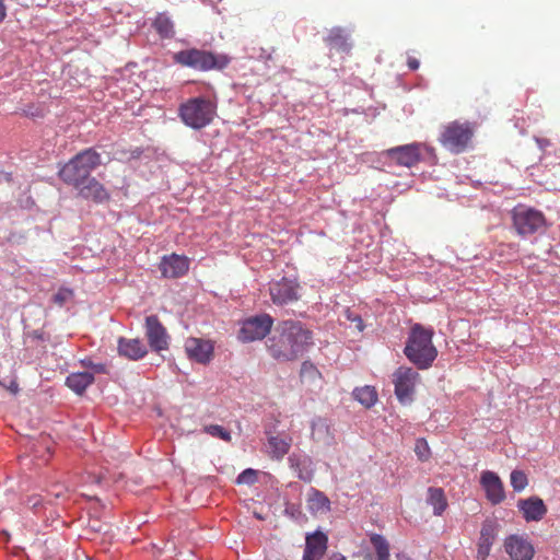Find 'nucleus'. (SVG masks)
<instances>
[{
  "instance_id": "f257e3e1",
  "label": "nucleus",
  "mask_w": 560,
  "mask_h": 560,
  "mask_svg": "<svg viewBox=\"0 0 560 560\" xmlns=\"http://www.w3.org/2000/svg\"><path fill=\"white\" fill-rule=\"evenodd\" d=\"M312 338V331L302 323L285 319L278 324L276 335L270 337L268 350L277 360H295L307 350Z\"/></svg>"
},
{
  "instance_id": "f03ea898",
  "label": "nucleus",
  "mask_w": 560,
  "mask_h": 560,
  "mask_svg": "<svg viewBox=\"0 0 560 560\" xmlns=\"http://www.w3.org/2000/svg\"><path fill=\"white\" fill-rule=\"evenodd\" d=\"M102 164V158L95 149H85L74 154L59 170L58 175L68 185L74 186L80 195L81 187L86 184L93 170Z\"/></svg>"
},
{
  "instance_id": "7ed1b4c3",
  "label": "nucleus",
  "mask_w": 560,
  "mask_h": 560,
  "mask_svg": "<svg viewBox=\"0 0 560 560\" xmlns=\"http://www.w3.org/2000/svg\"><path fill=\"white\" fill-rule=\"evenodd\" d=\"M433 336V329L424 328L421 324H415L411 328L404 352L417 368L428 369L438 358V350L432 341Z\"/></svg>"
},
{
  "instance_id": "20e7f679",
  "label": "nucleus",
  "mask_w": 560,
  "mask_h": 560,
  "mask_svg": "<svg viewBox=\"0 0 560 560\" xmlns=\"http://www.w3.org/2000/svg\"><path fill=\"white\" fill-rule=\"evenodd\" d=\"M178 115L187 127L205 128L217 116V102L202 96L190 97L179 106Z\"/></svg>"
},
{
  "instance_id": "39448f33",
  "label": "nucleus",
  "mask_w": 560,
  "mask_h": 560,
  "mask_svg": "<svg viewBox=\"0 0 560 560\" xmlns=\"http://www.w3.org/2000/svg\"><path fill=\"white\" fill-rule=\"evenodd\" d=\"M173 60L177 65L200 71L222 70L230 65V57L200 50V48H187L186 50L177 51L174 54Z\"/></svg>"
},
{
  "instance_id": "423d86ee",
  "label": "nucleus",
  "mask_w": 560,
  "mask_h": 560,
  "mask_svg": "<svg viewBox=\"0 0 560 560\" xmlns=\"http://www.w3.org/2000/svg\"><path fill=\"white\" fill-rule=\"evenodd\" d=\"M475 135L474 124L469 121H451L445 124L440 132L439 140L453 154H460L469 147Z\"/></svg>"
},
{
  "instance_id": "0eeeda50",
  "label": "nucleus",
  "mask_w": 560,
  "mask_h": 560,
  "mask_svg": "<svg viewBox=\"0 0 560 560\" xmlns=\"http://www.w3.org/2000/svg\"><path fill=\"white\" fill-rule=\"evenodd\" d=\"M512 217L515 231L521 235L535 234L544 229L547 222L544 212L525 206L515 207Z\"/></svg>"
},
{
  "instance_id": "6e6552de",
  "label": "nucleus",
  "mask_w": 560,
  "mask_h": 560,
  "mask_svg": "<svg viewBox=\"0 0 560 560\" xmlns=\"http://www.w3.org/2000/svg\"><path fill=\"white\" fill-rule=\"evenodd\" d=\"M420 375L412 368L399 366L393 375L396 398L401 404L411 402L415 395V387Z\"/></svg>"
},
{
  "instance_id": "1a4fd4ad",
  "label": "nucleus",
  "mask_w": 560,
  "mask_h": 560,
  "mask_svg": "<svg viewBox=\"0 0 560 560\" xmlns=\"http://www.w3.org/2000/svg\"><path fill=\"white\" fill-rule=\"evenodd\" d=\"M273 327V318L270 314H260L244 320L238 339L242 341L262 340Z\"/></svg>"
},
{
  "instance_id": "9d476101",
  "label": "nucleus",
  "mask_w": 560,
  "mask_h": 560,
  "mask_svg": "<svg viewBox=\"0 0 560 560\" xmlns=\"http://www.w3.org/2000/svg\"><path fill=\"white\" fill-rule=\"evenodd\" d=\"M300 290L296 279L284 277L269 283V295L276 305H288V303L300 301Z\"/></svg>"
},
{
  "instance_id": "9b49d317",
  "label": "nucleus",
  "mask_w": 560,
  "mask_h": 560,
  "mask_svg": "<svg viewBox=\"0 0 560 560\" xmlns=\"http://www.w3.org/2000/svg\"><path fill=\"white\" fill-rule=\"evenodd\" d=\"M503 549L511 560H533L535 548L525 535H509L503 540Z\"/></svg>"
},
{
  "instance_id": "f8f14e48",
  "label": "nucleus",
  "mask_w": 560,
  "mask_h": 560,
  "mask_svg": "<svg viewBox=\"0 0 560 560\" xmlns=\"http://www.w3.org/2000/svg\"><path fill=\"white\" fill-rule=\"evenodd\" d=\"M145 337L152 350L168 349L170 335L158 315H149L144 320Z\"/></svg>"
},
{
  "instance_id": "ddd939ff",
  "label": "nucleus",
  "mask_w": 560,
  "mask_h": 560,
  "mask_svg": "<svg viewBox=\"0 0 560 560\" xmlns=\"http://www.w3.org/2000/svg\"><path fill=\"white\" fill-rule=\"evenodd\" d=\"M499 523L492 518H486L479 532V540L477 542V559L486 560L491 553V548L498 537Z\"/></svg>"
},
{
  "instance_id": "4468645a",
  "label": "nucleus",
  "mask_w": 560,
  "mask_h": 560,
  "mask_svg": "<svg viewBox=\"0 0 560 560\" xmlns=\"http://www.w3.org/2000/svg\"><path fill=\"white\" fill-rule=\"evenodd\" d=\"M159 269L161 270L163 278H182V276L186 275L189 269V260L187 256L172 253V255H165L162 257V260L159 264Z\"/></svg>"
},
{
  "instance_id": "2eb2a0df",
  "label": "nucleus",
  "mask_w": 560,
  "mask_h": 560,
  "mask_svg": "<svg viewBox=\"0 0 560 560\" xmlns=\"http://www.w3.org/2000/svg\"><path fill=\"white\" fill-rule=\"evenodd\" d=\"M385 154L389 159L395 160V162L399 165L412 167V165L417 164L418 161L421 160V145L417 144V142H412L411 144L397 145L386 150Z\"/></svg>"
},
{
  "instance_id": "dca6fc26",
  "label": "nucleus",
  "mask_w": 560,
  "mask_h": 560,
  "mask_svg": "<svg viewBox=\"0 0 560 560\" xmlns=\"http://www.w3.org/2000/svg\"><path fill=\"white\" fill-rule=\"evenodd\" d=\"M480 483L486 491V499L489 500L491 504L497 505L504 501V486L498 474L492 472V470H483L480 476Z\"/></svg>"
},
{
  "instance_id": "f3484780",
  "label": "nucleus",
  "mask_w": 560,
  "mask_h": 560,
  "mask_svg": "<svg viewBox=\"0 0 560 560\" xmlns=\"http://www.w3.org/2000/svg\"><path fill=\"white\" fill-rule=\"evenodd\" d=\"M517 509L526 522H540L548 513V508L540 497H529L517 501Z\"/></svg>"
},
{
  "instance_id": "a211bd4d",
  "label": "nucleus",
  "mask_w": 560,
  "mask_h": 560,
  "mask_svg": "<svg viewBox=\"0 0 560 560\" xmlns=\"http://www.w3.org/2000/svg\"><path fill=\"white\" fill-rule=\"evenodd\" d=\"M185 351L189 359L199 363H208L213 358V346L211 341L188 337L185 342Z\"/></svg>"
},
{
  "instance_id": "6ab92c4d",
  "label": "nucleus",
  "mask_w": 560,
  "mask_h": 560,
  "mask_svg": "<svg viewBox=\"0 0 560 560\" xmlns=\"http://www.w3.org/2000/svg\"><path fill=\"white\" fill-rule=\"evenodd\" d=\"M80 196L81 198L90 199L95 203H103L109 200L110 192L102 182L90 175L85 185L81 186Z\"/></svg>"
},
{
  "instance_id": "aec40b11",
  "label": "nucleus",
  "mask_w": 560,
  "mask_h": 560,
  "mask_svg": "<svg viewBox=\"0 0 560 560\" xmlns=\"http://www.w3.org/2000/svg\"><path fill=\"white\" fill-rule=\"evenodd\" d=\"M327 550V537L322 532H315L306 537L303 560H320Z\"/></svg>"
},
{
  "instance_id": "412c9836",
  "label": "nucleus",
  "mask_w": 560,
  "mask_h": 560,
  "mask_svg": "<svg viewBox=\"0 0 560 560\" xmlns=\"http://www.w3.org/2000/svg\"><path fill=\"white\" fill-rule=\"evenodd\" d=\"M118 353L125 355V358L138 360L144 358L148 350L143 341L140 339H126V337H119Z\"/></svg>"
},
{
  "instance_id": "4be33fe9",
  "label": "nucleus",
  "mask_w": 560,
  "mask_h": 560,
  "mask_svg": "<svg viewBox=\"0 0 560 560\" xmlns=\"http://www.w3.org/2000/svg\"><path fill=\"white\" fill-rule=\"evenodd\" d=\"M94 381L95 376L91 372H72L67 376L66 385L75 394L81 395Z\"/></svg>"
},
{
  "instance_id": "5701e85b",
  "label": "nucleus",
  "mask_w": 560,
  "mask_h": 560,
  "mask_svg": "<svg viewBox=\"0 0 560 560\" xmlns=\"http://www.w3.org/2000/svg\"><path fill=\"white\" fill-rule=\"evenodd\" d=\"M292 443L293 439L290 435L287 438L270 435L268 439L269 456L276 458V460H281V458L287 456Z\"/></svg>"
},
{
  "instance_id": "b1692460",
  "label": "nucleus",
  "mask_w": 560,
  "mask_h": 560,
  "mask_svg": "<svg viewBox=\"0 0 560 560\" xmlns=\"http://www.w3.org/2000/svg\"><path fill=\"white\" fill-rule=\"evenodd\" d=\"M310 457H302L300 455H296V453H292V455L289 456L290 467L296 471L299 479H302L305 482H310V480H312L314 476V474L310 469Z\"/></svg>"
},
{
  "instance_id": "393cba45",
  "label": "nucleus",
  "mask_w": 560,
  "mask_h": 560,
  "mask_svg": "<svg viewBox=\"0 0 560 560\" xmlns=\"http://www.w3.org/2000/svg\"><path fill=\"white\" fill-rule=\"evenodd\" d=\"M308 510L312 513H327L330 511V501L324 492L311 488L307 498Z\"/></svg>"
},
{
  "instance_id": "a878e982",
  "label": "nucleus",
  "mask_w": 560,
  "mask_h": 560,
  "mask_svg": "<svg viewBox=\"0 0 560 560\" xmlns=\"http://www.w3.org/2000/svg\"><path fill=\"white\" fill-rule=\"evenodd\" d=\"M427 503L432 506L435 515H442L448 505L443 488L429 487Z\"/></svg>"
},
{
  "instance_id": "bb28decb",
  "label": "nucleus",
  "mask_w": 560,
  "mask_h": 560,
  "mask_svg": "<svg viewBox=\"0 0 560 560\" xmlns=\"http://www.w3.org/2000/svg\"><path fill=\"white\" fill-rule=\"evenodd\" d=\"M326 44L330 49L341 52H349L351 48L343 30L340 28L329 31L326 37Z\"/></svg>"
},
{
  "instance_id": "cd10ccee",
  "label": "nucleus",
  "mask_w": 560,
  "mask_h": 560,
  "mask_svg": "<svg viewBox=\"0 0 560 560\" xmlns=\"http://www.w3.org/2000/svg\"><path fill=\"white\" fill-rule=\"evenodd\" d=\"M153 26L162 38H173L175 35L174 22L166 13H159L153 21Z\"/></svg>"
},
{
  "instance_id": "c85d7f7f",
  "label": "nucleus",
  "mask_w": 560,
  "mask_h": 560,
  "mask_svg": "<svg viewBox=\"0 0 560 560\" xmlns=\"http://www.w3.org/2000/svg\"><path fill=\"white\" fill-rule=\"evenodd\" d=\"M354 398L366 408L373 407L377 402V393L374 386L365 385L353 390Z\"/></svg>"
},
{
  "instance_id": "c756f323",
  "label": "nucleus",
  "mask_w": 560,
  "mask_h": 560,
  "mask_svg": "<svg viewBox=\"0 0 560 560\" xmlns=\"http://www.w3.org/2000/svg\"><path fill=\"white\" fill-rule=\"evenodd\" d=\"M370 540L376 550L378 560H389L390 552H389V545H388L387 539H385L384 536L377 535V533H374L370 537Z\"/></svg>"
},
{
  "instance_id": "7c9ffc66",
  "label": "nucleus",
  "mask_w": 560,
  "mask_h": 560,
  "mask_svg": "<svg viewBox=\"0 0 560 560\" xmlns=\"http://www.w3.org/2000/svg\"><path fill=\"white\" fill-rule=\"evenodd\" d=\"M300 376L302 381L315 382L320 380V371L312 362H303L301 365Z\"/></svg>"
},
{
  "instance_id": "2f4dec72",
  "label": "nucleus",
  "mask_w": 560,
  "mask_h": 560,
  "mask_svg": "<svg viewBox=\"0 0 560 560\" xmlns=\"http://www.w3.org/2000/svg\"><path fill=\"white\" fill-rule=\"evenodd\" d=\"M510 483L514 491L521 492L528 483V477L523 470L514 469L510 475Z\"/></svg>"
},
{
  "instance_id": "473e14b6",
  "label": "nucleus",
  "mask_w": 560,
  "mask_h": 560,
  "mask_svg": "<svg viewBox=\"0 0 560 560\" xmlns=\"http://www.w3.org/2000/svg\"><path fill=\"white\" fill-rule=\"evenodd\" d=\"M74 296V292L71 288H59L57 292H55L51 296V301L55 305L63 306L66 303L72 301Z\"/></svg>"
},
{
  "instance_id": "72a5a7b5",
  "label": "nucleus",
  "mask_w": 560,
  "mask_h": 560,
  "mask_svg": "<svg viewBox=\"0 0 560 560\" xmlns=\"http://www.w3.org/2000/svg\"><path fill=\"white\" fill-rule=\"evenodd\" d=\"M203 431L212 436H217L218 439L228 441L232 440V434L220 424H208L203 427Z\"/></svg>"
},
{
  "instance_id": "f704fd0d",
  "label": "nucleus",
  "mask_w": 560,
  "mask_h": 560,
  "mask_svg": "<svg viewBox=\"0 0 560 560\" xmlns=\"http://www.w3.org/2000/svg\"><path fill=\"white\" fill-rule=\"evenodd\" d=\"M415 453H416V456L421 462H427L428 458H430V456H431V451L428 445V440H425L423 438L417 439L416 445H415Z\"/></svg>"
},
{
  "instance_id": "c9c22d12",
  "label": "nucleus",
  "mask_w": 560,
  "mask_h": 560,
  "mask_svg": "<svg viewBox=\"0 0 560 560\" xmlns=\"http://www.w3.org/2000/svg\"><path fill=\"white\" fill-rule=\"evenodd\" d=\"M257 479L256 470L254 469H245L237 477L238 483H253Z\"/></svg>"
},
{
  "instance_id": "e433bc0d",
  "label": "nucleus",
  "mask_w": 560,
  "mask_h": 560,
  "mask_svg": "<svg viewBox=\"0 0 560 560\" xmlns=\"http://www.w3.org/2000/svg\"><path fill=\"white\" fill-rule=\"evenodd\" d=\"M40 444L44 446L45 452L48 456H43L45 462L48 460L50 454H52L54 442L50 435L40 434Z\"/></svg>"
},
{
  "instance_id": "4c0bfd02",
  "label": "nucleus",
  "mask_w": 560,
  "mask_h": 560,
  "mask_svg": "<svg viewBox=\"0 0 560 560\" xmlns=\"http://www.w3.org/2000/svg\"><path fill=\"white\" fill-rule=\"evenodd\" d=\"M346 316L351 323H353V325L355 326L358 331H363L364 322L359 314H354V313H351V311H347Z\"/></svg>"
},
{
  "instance_id": "58836bf2",
  "label": "nucleus",
  "mask_w": 560,
  "mask_h": 560,
  "mask_svg": "<svg viewBox=\"0 0 560 560\" xmlns=\"http://www.w3.org/2000/svg\"><path fill=\"white\" fill-rule=\"evenodd\" d=\"M407 65L410 70H417L420 67V61L416 57H408Z\"/></svg>"
},
{
  "instance_id": "ea45409f",
  "label": "nucleus",
  "mask_w": 560,
  "mask_h": 560,
  "mask_svg": "<svg viewBox=\"0 0 560 560\" xmlns=\"http://www.w3.org/2000/svg\"><path fill=\"white\" fill-rule=\"evenodd\" d=\"M5 15V7L3 4V1L0 0V23L4 20Z\"/></svg>"
},
{
  "instance_id": "a19ab883",
  "label": "nucleus",
  "mask_w": 560,
  "mask_h": 560,
  "mask_svg": "<svg viewBox=\"0 0 560 560\" xmlns=\"http://www.w3.org/2000/svg\"><path fill=\"white\" fill-rule=\"evenodd\" d=\"M20 203L22 207L28 208L32 207L34 203L31 197H27L26 201L24 202L22 199H20Z\"/></svg>"
},
{
  "instance_id": "79ce46f5",
  "label": "nucleus",
  "mask_w": 560,
  "mask_h": 560,
  "mask_svg": "<svg viewBox=\"0 0 560 560\" xmlns=\"http://www.w3.org/2000/svg\"><path fill=\"white\" fill-rule=\"evenodd\" d=\"M23 113L27 117H33L35 115V113L33 112V107L32 106H28L26 109H23Z\"/></svg>"
},
{
  "instance_id": "37998d69",
  "label": "nucleus",
  "mask_w": 560,
  "mask_h": 560,
  "mask_svg": "<svg viewBox=\"0 0 560 560\" xmlns=\"http://www.w3.org/2000/svg\"><path fill=\"white\" fill-rule=\"evenodd\" d=\"M9 388H10V390L12 393H16L18 392V384L14 381H12L10 386H9Z\"/></svg>"
},
{
  "instance_id": "c03bdc74",
  "label": "nucleus",
  "mask_w": 560,
  "mask_h": 560,
  "mask_svg": "<svg viewBox=\"0 0 560 560\" xmlns=\"http://www.w3.org/2000/svg\"><path fill=\"white\" fill-rule=\"evenodd\" d=\"M270 58H271V52H269V55L265 57L266 60H270Z\"/></svg>"
},
{
  "instance_id": "a18cd8bd",
  "label": "nucleus",
  "mask_w": 560,
  "mask_h": 560,
  "mask_svg": "<svg viewBox=\"0 0 560 560\" xmlns=\"http://www.w3.org/2000/svg\"><path fill=\"white\" fill-rule=\"evenodd\" d=\"M59 495H60V492H59V491L55 492V497H56V498H58Z\"/></svg>"
},
{
  "instance_id": "49530a36",
  "label": "nucleus",
  "mask_w": 560,
  "mask_h": 560,
  "mask_svg": "<svg viewBox=\"0 0 560 560\" xmlns=\"http://www.w3.org/2000/svg\"><path fill=\"white\" fill-rule=\"evenodd\" d=\"M96 366L102 368L103 365H102V363H97Z\"/></svg>"
}]
</instances>
